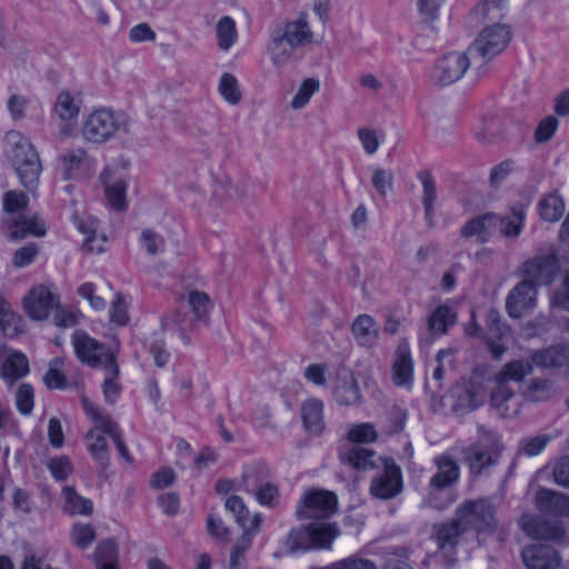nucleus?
<instances>
[{"instance_id":"obj_6","label":"nucleus","mask_w":569,"mask_h":569,"mask_svg":"<svg viewBox=\"0 0 569 569\" xmlns=\"http://www.w3.org/2000/svg\"><path fill=\"white\" fill-rule=\"evenodd\" d=\"M369 491L380 500L393 499L403 491L402 471L392 458L383 459V469L372 477Z\"/></svg>"},{"instance_id":"obj_57","label":"nucleus","mask_w":569,"mask_h":569,"mask_svg":"<svg viewBox=\"0 0 569 569\" xmlns=\"http://www.w3.org/2000/svg\"><path fill=\"white\" fill-rule=\"evenodd\" d=\"M16 407L23 416L31 415L34 407V391L30 383H22L16 393Z\"/></svg>"},{"instance_id":"obj_45","label":"nucleus","mask_w":569,"mask_h":569,"mask_svg":"<svg viewBox=\"0 0 569 569\" xmlns=\"http://www.w3.org/2000/svg\"><path fill=\"white\" fill-rule=\"evenodd\" d=\"M162 328L166 330L177 331L180 339L188 345L190 342V338L187 333L188 329L192 326V320L188 319L186 313L181 311H176L171 316H167L162 318Z\"/></svg>"},{"instance_id":"obj_39","label":"nucleus","mask_w":569,"mask_h":569,"mask_svg":"<svg viewBox=\"0 0 569 569\" xmlns=\"http://www.w3.org/2000/svg\"><path fill=\"white\" fill-rule=\"evenodd\" d=\"M62 497L64 499V510L68 513L83 516H89L92 513V501L80 496L73 487H64L62 489Z\"/></svg>"},{"instance_id":"obj_28","label":"nucleus","mask_w":569,"mask_h":569,"mask_svg":"<svg viewBox=\"0 0 569 569\" xmlns=\"http://www.w3.org/2000/svg\"><path fill=\"white\" fill-rule=\"evenodd\" d=\"M351 332L361 347L371 348L378 340V327L369 315L358 316L352 322Z\"/></svg>"},{"instance_id":"obj_22","label":"nucleus","mask_w":569,"mask_h":569,"mask_svg":"<svg viewBox=\"0 0 569 569\" xmlns=\"http://www.w3.org/2000/svg\"><path fill=\"white\" fill-rule=\"evenodd\" d=\"M526 211L523 206L517 204L506 216L496 214L495 229L506 238H517L525 226Z\"/></svg>"},{"instance_id":"obj_13","label":"nucleus","mask_w":569,"mask_h":569,"mask_svg":"<svg viewBox=\"0 0 569 569\" xmlns=\"http://www.w3.org/2000/svg\"><path fill=\"white\" fill-rule=\"evenodd\" d=\"M521 559L527 569H557L561 565L559 552L542 543L526 546L521 551Z\"/></svg>"},{"instance_id":"obj_27","label":"nucleus","mask_w":569,"mask_h":569,"mask_svg":"<svg viewBox=\"0 0 569 569\" xmlns=\"http://www.w3.org/2000/svg\"><path fill=\"white\" fill-rule=\"evenodd\" d=\"M0 330L9 339H16L24 333V320L13 312L10 303L0 296Z\"/></svg>"},{"instance_id":"obj_19","label":"nucleus","mask_w":569,"mask_h":569,"mask_svg":"<svg viewBox=\"0 0 569 569\" xmlns=\"http://www.w3.org/2000/svg\"><path fill=\"white\" fill-rule=\"evenodd\" d=\"M496 213L487 212L469 219L460 229L465 239L476 238L479 243H487L495 231Z\"/></svg>"},{"instance_id":"obj_4","label":"nucleus","mask_w":569,"mask_h":569,"mask_svg":"<svg viewBox=\"0 0 569 569\" xmlns=\"http://www.w3.org/2000/svg\"><path fill=\"white\" fill-rule=\"evenodd\" d=\"M511 39V31L507 24L493 23L485 28L471 43L468 53L472 58L489 61L501 53Z\"/></svg>"},{"instance_id":"obj_38","label":"nucleus","mask_w":569,"mask_h":569,"mask_svg":"<svg viewBox=\"0 0 569 569\" xmlns=\"http://www.w3.org/2000/svg\"><path fill=\"white\" fill-rule=\"evenodd\" d=\"M533 371L530 361L513 360L507 362L496 376V380L509 385L510 381L522 382Z\"/></svg>"},{"instance_id":"obj_32","label":"nucleus","mask_w":569,"mask_h":569,"mask_svg":"<svg viewBox=\"0 0 569 569\" xmlns=\"http://www.w3.org/2000/svg\"><path fill=\"white\" fill-rule=\"evenodd\" d=\"M10 237L19 240L27 236H43L46 233L44 223L34 217L19 216L9 222Z\"/></svg>"},{"instance_id":"obj_17","label":"nucleus","mask_w":569,"mask_h":569,"mask_svg":"<svg viewBox=\"0 0 569 569\" xmlns=\"http://www.w3.org/2000/svg\"><path fill=\"white\" fill-rule=\"evenodd\" d=\"M100 180L104 186V193L109 206L117 210L123 211L127 208V183L122 178H116L111 169L106 168Z\"/></svg>"},{"instance_id":"obj_9","label":"nucleus","mask_w":569,"mask_h":569,"mask_svg":"<svg viewBox=\"0 0 569 569\" xmlns=\"http://www.w3.org/2000/svg\"><path fill=\"white\" fill-rule=\"evenodd\" d=\"M559 271V262L553 253L537 256L522 264L523 281H531L537 289L553 282Z\"/></svg>"},{"instance_id":"obj_51","label":"nucleus","mask_w":569,"mask_h":569,"mask_svg":"<svg viewBox=\"0 0 569 569\" xmlns=\"http://www.w3.org/2000/svg\"><path fill=\"white\" fill-rule=\"evenodd\" d=\"M320 89V82L313 78H307L302 81L297 93L292 98L290 106L295 110L302 109L310 98Z\"/></svg>"},{"instance_id":"obj_23","label":"nucleus","mask_w":569,"mask_h":569,"mask_svg":"<svg viewBox=\"0 0 569 569\" xmlns=\"http://www.w3.org/2000/svg\"><path fill=\"white\" fill-rule=\"evenodd\" d=\"M433 529L436 541L441 550L455 549L462 533L467 531L457 516L449 522L435 525Z\"/></svg>"},{"instance_id":"obj_36","label":"nucleus","mask_w":569,"mask_h":569,"mask_svg":"<svg viewBox=\"0 0 569 569\" xmlns=\"http://www.w3.org/2000/svg\"><path fill=\"white\" fill-rule=\"evenodd\" d=\"M103 370L106 373V378L102 385L104 400L109 405H113L120 397L122 390L120 383L117 381L120 372L117 360L109 356L108 365L103 368Z\"/></svg>"},{"instance_id":"obj_49","label":"nucleus","mask_w":569,"mask_h":569,"mask_svg":"<svg viewBox=\"0 0 569 569\" xmlns=\"http://www.w3.org/2000/svg\"><path fill=\"white\" fill-rule=\"evenodd\" d=\"M553 393L552 382L540 378L532 379L523 392L525 397L530 401H543L551 398Z\"/></svg>"},{"instance_id":"obj_61","label":"nucleus","mask_w":569,"mask_h":569,"mask_svg":"<svg viewBox=\"0 0 569 569\" xmlns=\"http://www.w3.org/2000/svg\"><path fill=\"white\" fill-rule=\"evenodd\" d=\"M28 196L22 191L10 190L3 196V210L7 213H17L27 208Z\"/></svg>"},{"instance_id":"obj_33","label":"nucleus","mask_w":569,"mask_h":569,"mask_svg":"<svg viewBox=\"0 0 569 569\" xmlns=\"http://www.w3.org/2000/svg\"><path fill=\"white\" fill-rule=\"evenodd\" d=\"M280 34L293 44L296 49L312 40V32L305 13L299 19L287 22L284 28L280 30Z\"/></svg>"},{"instance_id":"obj_40","label":"nucleus","mask_w":569,"mask_h":569,"mask_svg":"<svg viewBox=\"0 0 569 569\" xmlns=\"http://www.w3.org/2000/svg\"><path fill=\"white\" fill-rule=\"evenodd\" d=\"M86 160L87 151L83 148L70 149L61 153L59 161L64 179H73Z\"/></svg>"},{"instance_id":"obj_31","label":"nucleus","mask_w":569,"mask_h":569,"mask_svg":"<svg viewBox=\"0 0 569 569\" xmlns=\"http://www.w3.org/2000/svg\"><path fill=\"white\" fill-rule=\"evenodd\" d=\"M310 545L313 549H330L333 540L339 535L335 525L313 521L308 525Z\"/></svg>"},{"instance_id":"obj_24","label":"nucleus","mask_w":569,"mask_h":569,"mask_svg":"<svg viewBox=\"0 0 569 569\" xmlns=\"http://www.w3.org/2000/svg\"><path fill=\"white\" fill-rule=\"evenodd\" d=\"M301 419L310 435L319 436L325 429L323 402L315 398L305 401L301 406Z\"/></svg>"},{"instance_id":"obj_15","label":"nucleus","mask_w":569,"mask_h":569,"mask_svg":"<svg viewBox=\"0 0 569 569\" xmlns=\"http://www.w3.org/2000/svg\"><path fill=\"white\" fill-rule=\"evenodd\" d=\"M537 509L550 516H569V496L547 488H540L536 492Z\"/></svg>"},{"instance_id":"obj_18","label":"nucleus","mask_w":569,"mask_h":569,"mask_svg":"<svg viewBox=\"0 0 569 569\" xmlns=\"http://www.w3.org/2000/svg\"><path fill=\"white\" fill-rule=\"evenodd\" d=\"M392 380L398 387L410 388L413 381V360L407 343H400L392 365Z\"/></svg>"},{"instance_id":"obj_59","label":"nucleus","mask_w":569,"mask_h":569,"mask_svg":"<svg viewBox=\"0 0 569 569\" xmlns=\"http://www.w3.org/2000/svg\"><path fill=\"white\" fill-rule=\"evenodd\" d=\"M96 566L103 563H117L118 550L114 540L106 539L101 541L93 553Z\"/></svg>"},{"instance_id":"obj_62","label":"nucleus","mask_w":569,"mask_h":569,"mask_svg":"<svg viewBox=\"0 0 569 569\" xmlns=\"http://www.w3.org/2000/svg\"><path fill=\"white\" fill-rule=\"evenodd\" d=\"M349 439L359 445L362 442H373L377 439V431L373 425L369 422L353 426L349 431Z\"/></svg>"},{"instance_id":"obj_55","label":"nucleus","mask_w":569,"mask_h":569,"mask_svg":"<svg viewBox=\"0 0 569 569\" xmlns=\"http://www.w3.org/2000/svg\"><path fill=\"white\" fill-rule=\"evenodd\" d=\"M144 347L150 355H152L154 363L159 368L167 366L170 359V353L164 349V342L154 333L150 338L146 339Z\"/></svg>"},{"instance_id":"obj_64","label":"nucleus","mask_w":569,"mask_h":569,"mask_svg":"<svg viewBox=\"0 0 569 569\" xmlns=\"http://www.w3.org/2000/svg\"><path fill=\"white\" fill-rule=\"evenodd\" d=\"M551 440L548 435H540L520 442V448L526 456L533 457L539 455Z\"/></svg>"},{"instance_id":"obj_42","label":"nucleus","mask_w":569,"mask_h":569,"mask_svg":"<svg viewBox=\"0 0 569 569\" xmlns=\"http://www.w3.org/2000/svg\"><path fill=\"white\" fill-rule=\"evenodd\" d=\"M296 48L280 34V30L272 33L269 52L274 64L286 63L293 54Z\"/></svg>"},{"instance_id":"obj_47","label":"nucleus","mask_w":569,"mask_h":569,"mask_svg":"<svg viewBox=\"0 0 569 569\" xmlns=\"http://www.w3.org/2000/svg\"><path fill=\"white\" fill-rule=\"evenodd\" d=\"M507 0H483L472 13L483 20H501L505 17Z\"/></svg>"},{"instance_id":"obj_58","label":"nucleus","mask_w":569,"mask_h":569,"mask_svg":"<svg viewBox=\"0 0 569 569\" xmlns=\"http://www.w3.org/2000/svg\"><path fill=\"white\" fill-rule=\"evenodd\" d=\"M47 467L56 481H64L73 471L72 462L67 456L51 458Z\"/></svg>"},{"instance_id":"obj_21","label":"nucleus","mask_w":569,"mask_h":569,"mask_svg":"<svg viewBox=\"0 0 569 569\" xmlns=\"http://www.w3.org/2000/svg\"><path fill=\"white\" fill-rule=\"evenodd\" d=\"M532 367L560 368L569 363V346L558 345L535 351L531 356Z\"/></svg>"},{"instance_id":"obj_11","label":"nucleus","mask_w":569,"mask_h":569,"mask_svg":"<svg viewBox=\"0 0 569 569\" xmlns=\"http://www.w3.org/2000/svg\"><path fill=\"white\" fill-rule=\"evenodd\" d=\"M470 66L468 54L449 52L441 57L432 71L433 80L440 86H449L458 81Z\"/></svg>"},{"instance_id":"obj_46","label":"nucleus","mask_w":569,"mask_h":569,"mask_svg":"<svg viewBox=\"0 0 569 569\" xmlns=\"http://www.w3.org/2000/svg\"><path fill=\"white\" fill-rule=\"evenodd\" d=\"M187 302L193 313L194 320H207L211 309L210 298L207 293L193 290L189 292Z\"/></svg>"},{"instance_id":"obj_3","label":"nucleus","mask_w":569,"mask_h":569,"mask_svg":"<svg viewBox=\"0 0 569 569\" xmlns=\"http://www.w3.org/2000/svg\"><path fill=\"white\" fill-rule=\"evenodd\" d=\"M496 507L489 498L463 501L456 510V516L467 530L485 532L496 527Z\"/></svg>"},{"instance_id":"obj_10","label":"nucleus","mask_w":569,"mask_h":569,"mask_svg":"<svg viewBox=\"0 0 569 569\" xmlns=\"http://www.w3.org/2000/svg\"><path fill=\"white\" fill-rule=\"evenodd\" d=\"M447 401L452 413L465 416L483 403L482 393L470 381H462L451 387Z\"/></svg>"},{"instance_id":"obj_60","label":"nucleus","mask_w":569,"mask_h":569,"mask_svg":"<svg viewBox=\"0 0 569 569\" xmlns=\"http://www.w3.org/2000/svg\"><path fill=\"white\" fill-rule=\"evenodd\" d=\"M139 241L149 256H156L162 252L166 244L164 238L152 229H143Z\"/></svg>"},{"instance_id":"obj_41","label":"nucleus","mask_w":569,"mask_h":569,"mask_svg":"<svg viewBox=\"0 0 569 569\" xmlns=\"http://www.w3.org/2000/svg\"><path fill=\"white\" fill-rule=\"evenodd\" d=\"M333 396L340 405L351 406L359 403L361 398L360 389L350 372H348V377H346L343 382L335 388Z\"/></svg>"},{"instance_id":"obj_43","label":"nucleus","mask_w":569,"mask_h":569,"mask_svg":"<svg viewBox=\"0 0 569 569\" xmlns=\"http://www.w3.org/2000/svg\"><path fill=\"white\" fill-rule=\"evenodd\" d=\"M219 48L229 50L237 40L236 22L231 17H222L216 27Z\"/></svg>"},{"instance_id":"obj_37","label":"nucleus","mask_w":569,"mask_h":569,"mask_svg":"<svg viewBox=\"0 0 569 569\" xmlns=\"http://www.w3.org/2000/svg\"><path fill=\"white\" fill-rule=\"evenodd\" d=\"M29 361L20 351L12 352L0 369V377L10 380L11 383L29 373Z\"/></svg>"},{"instance_id":"obj_2","label":"nucleus","mask_w":569,"mask_h":569,"mask_svg":"<svg viewBox=\"0 0 569 569\" xmlns=\"http://www.w3.org/2000/svg\"><path fill=\"white\" fill-rule=\"evenodd\" d=\"M477 431L480 440L465 450L469 470L475 476L483 473L487 468L498 463L499 445L498 437L492 430L478 425Z\"/></svg>"},{"instance_id":"obj_50","label":"nucleus","mask_w":569,"mask_h":569,"mask_svg":"<svg viewBox=\"0 0 569 569\" xmlns=\"http://www.w3.org/2000/svg\"><path fill=\"white\" fill-rule=\"evenodd\" d=\"M284 546L290 553L298 550L311 549L308 526L291 529L287 536Z\"/></svg>"},{"instance_id":"obj_35","label":"nucleus","mask_w":569,"mask_h":569,"mask_svg":"<svg viewBox=\"0 0 569 569\" xmlns=\"http://www.w3.org/2000/svg\"><path fill=\"white\" fill-rule=\"evenodd\" d=\"M515 390L510 385L496 380V386L490 395V405L498 410L502 417H511L518 413V407L510 411L509 402L515 398Z\"/></svg>"},{"instance_id":"obj_25","label":"nucleus","mask_w":569,"mask_h":569,"mask_svg":"<svg viewBox=\"0 0 569 569\" xmlns=\"http://www.w3.org/2000/svg\"><path fill=\"white\" fill-rule=\"evenodd\" d=\"M104 435L101 428H93L86 435V440L88 441L87 449L99 466L101 472L110 465L108 442Z\"/></svg>"},{"instance_id":"obj_8","label":"nucleus","mask_w":569,"mask_h":569,"mask_svg":"<svg viewBox=\"0 0 569 569\" xmlns=\"http://www.w3.org/2000/svg\"><path fill=\"white\" fill-rule=\"evenodd\" d=\"M337 496L327 490H311L306 492L296 515L299 519H322L332 515L337 509Z\"/></svg>"},{"instance_id":"obj_1","label":"nucleus","mask_w":569,"mask_h":569,"mask_svg":"<svg viewBox=\"0 0 569 569\" xmlns=\"http://www.w3.org/2000/svg\"><path fill=\"white\" fill-rule=\"evenodd\" d=\"M6 143L8 146V157L20 182L27 189L34 188L42 169L36 149L26 137L14 130L6 134Z\"/></svg>"},{"instance_id":"obj_12","label":"nucleus","mask_w":569,"mask_h":569,"mask_svg":"<svg viewBox=\"0 0 569 569\" xmlns=\"http://www.w3.org/2000/svg\"><path fill=\"white\" fill-rule=\"evenodd\" d=\"M537 289L531 281H520L508 293L506 309L511 318L519 319L536 306Z\"/></svg>"},{"instance_id":"obj_63","label":"nucleus","mask_w":569,"mask_h":569,"mask_svg":"<svg viewBox=\"0 0 569 569\" xmlns=\"http://www.w3.org/2000/svg\"><path fill=\"white\" fill-rule=\"evenodd\" d=\"M61 363V360H59L58 358L53 359L50 362V368L43 378L44 383L49 389H64L67 387V378L58 369V366Z\"/></svg>"},{"instance_id":"obj_48","label":"nucleus","mask_w":569,"mask_h":569,"mask_svg":"<svg viewBox=\"0 0 569 569\" xmlns=\"http://www.w3.org/2000/svg\"><path fill=\"white\" fill-rule=\"evenodd\" d=\"M70 540L79 549H88L96 540V530L90 523L76 522L70 530Z\"/></svg>"},{"instance_id":"obj_54","label":"nucleus","mask_w":569,"mask_h":569,"mask_svg":"<svg viewBox=\"0 0 569 569\" xmlns=\"http://www.w3.org/2000/svg\"><path fill=\"white\" fill-rule=\"evenodd\" d=\"M251 495L263 507L274 508L280 501L279 487L271 481L263 482V486L252 491Z\"/></svg>"},{"instance_id":"obj_30","label":"nucleus","mask_w":569,"mask_h":569,"mask_svg":"<svg viewBox=\"0 0 569 569\" xmlns=\"http://www.w3.org/2000/svg\"><path fill=\"white\" fill-rule=\"evenodd\" d=\"M457 322V312L448 305H441L428 318V331L432 337L443 336Z\"/></svg>"},{"instance_id":"obj_29","label":"nucleus","mask_w":569,"mask_h":569,"mask_svg":"<svg viewBox=\"0 0 569 569\" xmlns=\"http://www.w3.org/2000/svg\"><path fill=\"white\" fill-rule=\"evenodd\" d=\"M376 452L360 445H352L340 451L342 462L350 465L357 470H368L376 467Z\"/></svg>"},{"instance_id":"obj_7","label":"nucleus","mask_w":569,"mask_h":569,"mask_svg":"<svg viewBox=\"0 0 569 569\" xmlns=\"http://www.w3.org/2000/svg\"><path fill=\"white\" fill-rule=\"evenodd\" d=\"M72 345L77 358L92 368L106 367L108 365V357L111 356L114 360L117 357L104 345H101L94 338H91L87 332L77 330L72 335Z\"/></svg>"},{"instance_id":"obj_14","label":"nucleus","mask_w":569,"mask_h":569,"mask_svg":"<svg viewBox=\"0 0 569 569\" xmlns=\"http://www.w3.org/2000/svg\"><path fill=\"white\" fill-rule=\"evenodd\" d=\"M59 301L53 293L43 286L36 287L23 298V308L29 318L44 320L51 310L57 308Z\"/></svg>"},{"instance_id":"obj_5","label":"nucleus","mask_w":569,"mask_h":569,"mask_svg":"<svg viewBox=\"0 0 569 569\" xmlns=\"http://www.w3.org/2000/svg\"><path fill=\"white\" fill-rule=\"evenodd\" d=\"M124 124L121 114H116L110 109H98L90 113L84 121L82 134L90 142L103 143L123 129Z\"/></svg>"},{"instance_id":"obj_53","label":"nucleus","mask_w":569,"mask_h":569,"mask_svg":"<svg viewBox=\"0 0 569 569\" xmlns=\"http://www.w3.org/2000/svg\"><path fill=\"white\" fill-rule=\"evenodd\" d=\"M219 92L223 99L230 104H238L241 100V92L239 89L237 78L231 73H223L219 82Z\"/></svg>"},{"instance_id":"obj_56","label":"nucleus","mask_w":569,"mask_h":569,"mask_svg":"<svg viewBox=\"0 0 569 569\" xmlns=\"http://www.w3.org/2000/svg\"><path fill=\"white\" fill-rule=\"evenodd\" d=\"M54 110L62 120H71L79 113V106L69 92H60Z\"/></svg>"},{"instance_id":"obj_26","label":"nucleus","mask_w":569,"mask_h":569,"mask_svg":"<svg viewBox=\"0 0 569 569\" xmlns=\"http://www.w3.org/2000/svg\"><path fill=\"white\" fill-rule=\"evenodd\" d=\"M226 509L233 515L234 521L243 529V533H250L258 529L261 517L256 515L250 517L243 500L238 496H230L226 500Z\"/></svg>"},{"instance_id":"obj_34","label":"nucleus","mask_w":569,"mask_h":569,"mask_svg":"<svg viewBox=\"0 0 569 569\" xmlns=\"http://www.w3.org/2000/svg\"><path fill=\"white\" fill-rule=\"evenodd\" d=\"M271 471L266 462H253L248 465L242 472V482L244 491L251 493L259 487L263 486V482H269Z\"/></svg>"},{"instance_id":"obj_44","label":"nucleus","mask_w":569,"mask_h":569,"mask_svg":"<svg viewBox=\"0 0 569 569\" xmlns=\"http://www.w3.org/2000/svg\"><path fill=\"white\" fill-rule=\"evenodd\" d=\"M539 210L541 219L555 222L562 217L565 203L560 196L549 194L540 200Z\"/></svg>"},{"instance_id":"obj_16","label":"nucleus","mask_w":569,"mask_h":569,"mask_svg":"<svg viewBox=\"0 0 569 569\" xmlns=\"http://www.w3.org/2000/svg\"><path fill=\"white\" fill-rule=\"evenodd\" d=\"M522 529L532 539L557 541L565 536V528L560 521H551L541 517H532L523 521Z\"/></svg>"},{"instance_id":"obj_52","label":"nucleus","mask_w":569,"mask_h":569,"mask_svg":"<svg viewBox=\"0 0 569 569\" xmlns=\"http://www.w3.org/2000/svg\"><path fill=\"white\" fill-rule=\"evenodd\" d=\"M82 408L86 415L97 425L96 428H101L102 432L110 430V428L116 423L110 415L103 413L100 409L86 396L81 399Z\"/></svg>"},{"instance_id":"obj_20","label":"nucleus","mask_w":569,"mask_h":569,"mask_svg":"<svg viewBox=\"0 0 569 569\" xmlns=\"http://www.w3.org/2000/svg\"><path fill=\"white\" fill-rule=\"evenodd\" d=\"M435 463L438 470L430 479V487L441 490L451 486L458 480L459 466L452 457L441 455L435 458Z\"/></svg>"}]
</instances>
